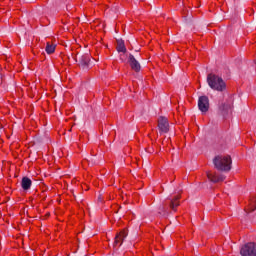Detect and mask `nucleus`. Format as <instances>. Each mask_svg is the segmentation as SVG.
Wrapping results in <instances>:
<instances>
[{
	"instance_id": "f257e3e1",
	"label": "nucleus",
	"mask_w": 256,
	"mask_h": 256,
	"mask_svg": "<svg viewBox=\"0 0 256 256\" xmlns=\"http://www.w3.org/2000/svg\"><path fill=\"white\" fill-rule=\"evenodd\" d=\"M207 83L210 89H213V91L223 93V91H226L227 89V84H225L223 78L213 73L207 75Z\"/></svg>"
},
{
	"instance_id": "f03ea898",
	"label": "nucleus",
	"mask_w": 256,
	"mask_h": 256,
	"mask_svg": "<svg viewBox=\"0 0 256 256\" xmlns=\"http://www.w3.org/2000/svg\"><path fill=\"white\" fill-rule=\"evenodd\" d=\"M233 161L231 156L218 155L213 159V165L218 171H224L225 173L231 171V165Z\"/></svg>"
},
{
	"instance_id": "7ed1b4c3",
	"label": "nucleus",
	"mask_w": 256,
	"mask_h": 256,
	"mask_svg": "<svg viewBox=\"0 0 256 256\" xmlns=\"http://www.w3.org/2000/svg\"><path fill=\"white\" fill-rule=\"evenodd\" d=\"M75 61L76 63H78L79 67H81V69H84V70L89 69V67L93 65V62H91V56H89L88 53L77 54Z\"/></svg>"
},
{
	"instance_id": "20e7f679",
	"label": "nucleus",
	"mask_w": 256,
	"mask_h": 256,
	"mask_svg": "<svg viewBox=\"0 0 256 256\" xmlns=\"http://www.w3.org/2000/svg\"><path fill=\"white\" fill-rule=\"evenodd\" d=\"M241 256H256V244L249 242L241 247L240 249Z\"/></svg>"
},
{
	"instance_id": "39448f33",
	"label": "nucleus",
	"mask_w": 256,
	"mask_h": 256,
	"mask_svg": "<svg viewBox=\"0 0 256 256\" xmlns=\"http://www.w3.org/2000/svg\"><path fill=\"white\" fill-rule=\"evenodd\" d=\"M158 129L160 135L169 133V120L166 117L160 116L158 118Z\"/></svg>"
},
{
	"instance_id": "423d86ee",
	"label": "nucleus",
	"mask_w": 256,
	"mask_h": 256,
	"mask_svg": "<svg viewBox=\"0 0 256 256\" xmlns=\"http://www.w3.org/2000/svg\"><path fill=\"white\" fill-rule=\"evenodd\" d=\"M129 232L127 230H121L119 233L116 234L113 247H121L123 245V241L127 239Z\"/></svg>"
},
{
	"instance_id": "0eeeda50",
	"label": "nucleus",
	"mask_w": 256,
	"mask_h": 256,
	"mask_svg": "<svg viewBox=\"0 0 256 256\" xmlns=\"http://www.w3.org/2000/svg\"><path fill=\"white\" fill-rule=\"evenodd\" d=\"M198 108L201 113H207L209 111V97L200 96L198 99Z\"/></svg>"
},
{
	"instance_id": "6e6552de",
	"label": "nucleus",
	"mask_w": 256,
	"mask_h": 256,
	"mask_svg": "<svg viewBox=\"0 0 256 256\" xmlns=\"http://www.w3.org/2000/svg\"><path fill=\"white\" fill-rule=\"evenodd\" d=\"M128 63L131 67V70L135 71V73H139V71H141V63H139V61H137V59L135 58V56L133 54H129Z\"/></svg>"
},
{
	"instance_id": "1a4fd4ad",
	"label": "nucleus",
	"mask_w": 256,
	"mask_h": 256,
	"mask_svg": "<svg viewBox=\"0 0 256 256\" xmlns=\"http://www.w3.org/2000/svg\"><path fill=\"white\" fill-rule=\"evenodd\" d=\"M207 177L209 181H211L212 183H221V181H225L226 179L225 175L223 174H217V173H211V172L207 173Z\"/></svg>"
},
{
	"instance_id": "9d476101",
	"label": "nucleus",
	"mask_w": 256,
	"mask_h": 256,
	"mask_svg": "<svg viewBox=\"0 0 256 256\" xmlns=\"http://www.w3.org/2000/svg\"><path fill=\"white\" fill-rule=\"evenodd\" d=\"M31 185H33V181H31L29 177L25 176L22 178L21 187L24 191H29Z\"/></svg>"
},
{
	"instance_id": "9b49d317",
	"label": "nucleus",
	"mask_w": 256,
	"mask_h": 256,
	"mask_svg": "<svg viewBox=\"0 0 256 256\" xmlns=\"http://www.w3.org/2000/svg\"><path fill=\"white\" fill-rule=\"evenodd\" d=\"M231 104L229 103H222L219 106V111H221L222 115H229L231 113Z\"/></svg>"
},
{
	"instance_id": "f8f14e48",
	"label": "nucleus",
	"mask_w": 256,
	"mask_h": 256,
	"mask_svg": "<svg viewBox=\"0 0 256 256\" xmlns=\"http://www.w3.org/2000/svg\"><path fill=\"white\" fill-rule=\"evenodd\" d=\"M116 49L118 53H127V48L125 47V42L123 40H117Z\"/></svg>"
},
{
	"instance_id": "ddd939ff",
	"label": "nucleus",
	"mask_w": 256,
	"mask_h": 256,
	"mask_svg": "<svg viewBox=\"0 0 256 256\" xmlns=\"http://www.w3.org/2000/svg\"><path fill=\"white\" fill-rule=\"evenodd\" d=\"M169 207L172 209V211H177V207H179V196L170 199Z\"/></svg>"
},
{
	"instance_id": "4468645a",
	"label": "nucleus",
	"mask_w": 256,
	"mask_h": 256,
	"mask_svg": "<svg viewBox=\"0 0 256 256\" xmlns=\"http://www.w3.org/2000/svg\"><path fill=\"white\" fill-rule=\"evenodd\" d=\"M55 45L50 44L49 42H47L46 44V48L45 51L48 55H53V53H55Z\"/></svg>"
},
{
	"instance_id": "2eb2a0df",
	"label": "nucleus",
	"mask_w": 256,
	"mask_h": 256,
	"mask_svg": "<svg viewBox=\"0 0 256 256\" xmlns=\"http://www.w3.org/2000/svg\"><path fill=\"white\" fill-rule=\"evenodd\" d=\"M255 209H256V199H255L253 205L250 207V211L253 212V211H255Z\"/></svg>"
},
{
	"instance_id": "dca6fc26",
	"label": "nucleus",
	"mask_w": 256,
	"mask_h": 256,
	"mask_svg": "<svg viewBox=\"0 0 256 256\" xmlns=\"http://www.w3.org/2000/svg\"><path fill=\"white\" fill-rule=\"evenodd\" d=\"M159 211H160L159 213H161V211L165 212V207H160Z\"/></svg>"
}]
</instances>
